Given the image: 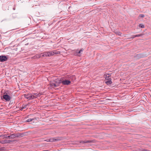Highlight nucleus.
Here are the masks:
<instances>
[{"label":"nucleus","instance_id":"obj_1","mask_svg":"<svg viewBox=\"0 0 151 151\" xmlns=\"http://www.w3.org/2000/svg\"><path fill=\"white\" fill-rule=\"evenodd\" d=\"M55 83H50V86L52 88H55L59 86V84L61 83L62 81L59 78L56 79L55 81Z\"/></svg>","mask_w":151,"mask_h":151},{"label":"nucleus","instance_id":"obj_2","mask_svg":"<svg viewBox=\"0 0 151 151\" xmlns=\"http://www.w3.org/2000/svg\"><path fill=\"white\" fill-rule=\"evenodd\" d=\"M24 97L28 100L32 99L35 98V97L34 95L31 93L25 94H24Z\"/></svg>","mask_w":151,"mask_h":151},{"label":"nucleus","instance_id":"obj_3","mask_svg":"<svg viewBox=\"0 0 151 151\" xmlns=\"http://www.w3.org/2000/svg\"><path fill=\"white\" fill-rule=\"evenodd\" d=\"M3 98L6 101H9L11 99V97L7 94H5L3 96Z\"/></svg>","mask_w":151,"mask_h":151},{"label":"nucleus","instance_id":"obj_4","mask_svg":"<svg viewBox=\"0 0 151 151\" xmlns=\"http://www.w3.org/2000/svg\"><path fill=\"white\" fill-rule=\"evenodd\" d=\"M7 59V58L6 56H0V61L1 62H3L6 60Z\"/></svg>","mask_w":151,"mask_h":151},{"label":"nucleus","instance_id":"obj_5","mask_svg":"<svg viewBox=\"0 0 151 151\" xmlns=\"http://www.w3.org/2000/svg\"><path fill=\"white\" fill-rule=\"evenodd\" d=\"M71 83L70 81L69 80H65L62 81V83L63 84L65 85H69Z\"/></svg>","mask_w":151,"mask_h":151},{"label":"nucleus","instance_id":"obj_6","mask_svg":"<svg viewBox=\"0 0 151 151\" xmlns=\"http://www.w3.org/2000/svg\"><path fill=\"white\" fill-rule=\"evenodd\" d=\"M10 141L9 140L4 139L0 141V143L3 144H6L10 142Z\"/></svg>","mask_w":151,"mask_h":151},{"label":"nucleus","instance_id":"obj_7","mask_svg":"<svg viewBox=\"0 0 151 151\" xmlns=\"http://www.w3.org/2000/svg\"><path fill=\"white\" fill-rule=\"evenodd\" d=\"M105 82L106 83L107 85L110 84L112 83V82L111 81V78L106 79Z\"/></svg>","mask_w":151,"mask_h":151},{"label":"nucleus","instance_id":"obj_8","mask_svg":"<svg viewBox=\"0 0 151 151\" xmlns=\"http://www.w3.org/2000/svg\"><path fill=\"white\" fill-rule=\"evenodd\" d=\"M52 51L53 56L54 55H57L60 54V52L58 51L57 50H54Z\"/></svg>","mask_w":151,"mask_h":151},{"label":"nucleus","instance_id":"obj_9","mask_svg":"<svg viewBox=\"0 0 151 151\" xmlns=\"http://www.w3.org/2000/svg\"><path fill=\"white\" fill-rule=\"evenodd\" d=\"M92 141L91 140H85V141H80V142L82 143H90L92 142Z\"/></svg>","mask_w":151,"mask_h":151},{"label":"nucleus","instance_id":"obj_10","mask_svg":"<svg viewBox=\"0 0 151 151\" xmlns=\"http://www.w3.org/2000/svg\"><path fill=\"white\" fill-rule=\"evenodd\" d=\"M111 76V74L109 73H106L104 75V77L105 79H108L110 78V77Z\"/></svg>","mask_w":151,"mask_h":151},{"label":"nucleus","instance_id":"obj_11","mask_svg":"<svg viewBox=\"0 0 151 151\" xmlns=\"http://www.w3.org/2000/svg\"><path fill=\"white\" fill-rule=\"evenodd\" d=\"M42 53L37 54L34 57V58H39L42 57Z\"/></svg>","mask_w":151,"mask_h":151},{"label":"nucleus","instance_id":"obj_12","mask_svg":"<svg viewBox=\"0 0 151 151\" xmlns=\"http://www.w3.org/2000/svg\"><path fill=\"white\" fill-rule=\"evenodd\" d=\"M16 136L14 134H12L7 137V138L14 139L15 138Z\"/></svg>","mask_w":151,"mask_h":151},{"label":"nucleus","instance_id":"obj_13","mask_svg":"<svg viewBox=\"0 0 151 151\" xmlns=\"http://www.w3.org/2000/svg\"><path fill=\"white\" fill-rule=\"evenodd\" d=\"M48 57L53 56L52 51L47 52Z\"/></svg>","mask_w":151,"mask_h":151},{"label":"nucleus","instance_id":"obj_14","mask_svg":"<svg viewBox=\"0 0 151 151\" xmlns=\"http://www.w3.org/2000/svg\"><path fill=\"white\" fill-rule=\"evenodd\" d=\"M58 139H48V140L47 141L48 142H54L58 140Z\"/></svg>","mask_w":151,"mask_h":151},{"label":"nucleus","instance_id":"obj_15","mask_svg":"<svg viewBox=\"0 0 151 151\" xmlns=\"http://www.w3.org/2000/svg\"><path fill=\"white\" fill-rule=\"evenodd\" d=\"M33 95L34 96L35 98H37V97H38V96H40L41 94H40V93L37 94L36 93H34L33 94Z\"/></svg>","mask_w":151,"mask_h":151},{"label":"nucleus","instance_id":"obj_16","mask_svg":"<svg viewBox=\"0 0 151 151\" xmlns=\"http://www.w3.org/2000/svg\"><path fill=\"white\" fill-rule=\"evenodd\" d=\"M42 57H48L47 52L42 53Z\"/></svg>","mask_w":151,"mask_h":151},{"label":"nucleus","instance_id":"obj_17","mask_svg":"<svg viewBox=\"0 0 151 151\" xmlns=\"http://www.w3.org/2000/svg\"><path fill=\"white\" fill-rule=\"evenodd\" d=\"M34 120V119H27L26 122H31L32 121V120Z\"/></svg>","mask_w":151,"mask_h":151},{"label":"nucleus","instance_id":"obj_18","mask_svg":"<svg viewBox=\"0 0 151 151\" xmlns=\"http://www.w3.org/2000/svg\"><path fill=\"white\" fill-rule=\"evenodd\" d=\"M0 137H3V138H7V137L6 136V135H0Z\"/></svg>","mask_w":151,"mask_h":151},{"label":"nucleus","instance_id":"obj_19","mask_svg":"<svg viewBox=\"0 0 151 151\" xmlns=\"http://www.w3.org/2000/svg\"><path fill=\"white\" fill-rule=\"evenodd\" d=\"M145 17V15L143 14H140L139 15V18H143Z\"/></svg>","mask_w":151,"mask_h":151},{"label":"nucleus","instance_id":"obj_20","mask_svg":"<svg viewBox=\"0 0 151 151\" xmlns=\"http://www.w3.org/2000/svg\"><path fill=\"white\" fill-rule=\"evenodd\" d=\"M142 35H141V34H139V35H134L133 37H132L133 38L135 37H140V36H141Z\"/></svg>","mask_w":151,"mask_h":151},{"label":"nucleus","instance_id":"obj_21","mask_svg":"<svg viewBox=\"0 0 151 151\" xmlns=\"http://www.w3.org/2000/svg\"><path fill=\"white\" fill-rule=\"evenodd\" d=\"M139 26L141 28H144V26L142 24H139Z\"/></svg>","mask_w":151,"mask_h":151},{"label":"nucleus","instance_id":"obj_22","mask_svg":"<svg viewBox=\"0 0 151 151\" xmlns=\"http://www.w3.org/2000/svg\"><path fill=\"white\" fill-rule=\"evenodd\" d=\"M115 33L119 35H121V33L117 31L116 32H115Z\"/></svg>","mask_w":151,"mask_h":151},{"label":"nucleus","instance_id":"obj_23","mask_svg":"<svg viewBox=\"0 0 151 151\" xmlns=\"http://www.w3.org/2000/svg\"><path fill=\"white\" fill-rule=\"evenodd\" d=\"M27 105H24L22 107V110H23V109H25L26 108Z\"/></svg>","mask_w":151,"mask_h":151},{"label":"nucleus","instance_id":"obj_24","mask_svg":"<svg viewBox=\"0 0 151 151\" xmlns=\"http://www.w3.org/2000/svg\"><path fill=\"white\" fill-rule=\"evenodd\" d=\"M139 57H144V55L142 54H139Z\"/></svg>","mask_w":151,"mask_h":151},{"label":"nucleus","instance_id":"obj_25","mask_svg":"<svg viewBox=\"0 0 151 151\" xmlns=\"http://www.w3.org/2000/svg\"><path fill=\"white\" fill-rule=\"evenodd\" d=\"M83 51V50H80L78 52V53L79 54H80L81 53V51Z\"/></svg>","mask_w":151,"mask_h":151}]
</instances>
